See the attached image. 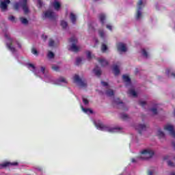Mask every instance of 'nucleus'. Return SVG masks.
<instances>
[{"mask_svg": "<svg viewBox=\"0 0 175 175\" xmlns=\"http://www.w3.org/2000/svg\"><path fill=\"white\" fill-rule=\"evenodd\" d=\"M154 154L155 152H154V150L150 148H148L142 149L140 151V154L137 158L139 159H142L143 161H146L147 159H151V158L154 157Z\"/></svg>", "mask_w": 175, "mask_h": 175, "instance_id": "nucleus-1", "label": "nucleus"}, {"mask_svg": "<svg viewBox=\"0 0 175 175\" xmlns=\"http://www.w3.org/2000/svg\"><path fill=\"white\" fill-rule=\"evenodd\" d=\"M96 128L99 131H104L105 132H109V133H116L120 131V129L117 127H111L103 124L102 122L94 123Z\"/></svg>", "mask_w": 175, "mask_h": 175, "instance_id": "nucleus-2", "label": "nucleus"}, {"mask_svg": "<svg viewBox=\"0 0 175 175\" xmlns=\"http://www.w3.org/2000/svg\"><path fill=\"white\" fill-rule=\"evenodd\" d=\"M20 6L22 7L25 14H28V13H29V9H28V5H27V0H19V3H15L14 4L15 10H18Z\"/></svg>", "mask_w": 175, "mask_h": 175, "instance_id": "nucleus-3", "label": "nucleus"}, {"mask_svg": "<svg viewBox=\"0 0 175 175\" xmlns=\"http://www.w3.org/2000/svg\"><path fill=\"white\" fill-rule=\"evenodd\" d=\"M73 83L77 85L80 88H85L87 87V81L81 79L79 75H75L73 77Z\"/></svg>", "mask_w": 175, "mask_h": 175, "instance_id": "nucleus-4", "label": "nucleus"}, {"mask_svg": "<svg viewBox=\"0 0 175 175\" xmlns=\"http://www.w3.org/2000/svg\"><path fill=\"white\" fill-rule=\"evenodd\" d=\"M144 8V3L143 0H139L137 3V12L135 14L136 20H140L143 17V13L142 12V9Z\"/></svg>", "mask_w": 175, "mask_h": 175, "instance_id": "nucleus-5", "label": "nucleus"}, {"mask_svg": "<svg viewBox=\"0 0 175 175\" xmlns=\"http://www.w3.org/2000/svg\"><path fill=\"white\" fill-rule=\"evenodd\" d=\"M5 38L7 39L6 46H7L8 50H10V51H11L12 53H16V50L14 46V40L10 38V37H9V36L8 34H5Z\"/></svg>", "mask_w": 175, "mask_h": 175, "instance_id": "nucleus-6", "label": "nucleus"}, {"mask_svg": "<svg viewBox=\"0 0 175 175\" xmlns=\"http://www.w3.org/2000/svg\"><path fill=\"white\" fill-rule=\"evenodd\" d=\"M70 42L72 43V45L70 46L69 50L75 52L79 51L80 47L76 45V43H77V38H76V37H72L70 40Z\"/></svg>", "mask_w": 175, "mask_h": 175, "instance_id": "nucleus-7", "label": "nucleus"}, {"mask_svg": "<svg viewBox=\"0 0 175 175\" xmlns=\"http://www.w3.org/2000/svg\"><path fill=\"white\" fill-rule=\"evenodd\" d=\"M42 18L44 20H46V18H49V20H55V18H57V16H55V14L53 11L47 10L44 12Z\"/></svg>", "mask_w": 175, "mask_h": 175, "instance_id": "nucleus-8", "label": "nucleus"}, {"mask_svg": "<svg viewBox=\"0 0 175 175\" xmlns=\"http://www.w3.org/2000/svg\"><path fill=\"white\" fill-rule=\"evenodd\" d=\"M164 130L167 131V132H169L170 135L172 136V137H174L175 139L174 126H173L171 124H167L164 126Z\"/></svg>", "mask_w": 175, "mask_h": 175, "instance_id": "nucleus-9", "label": "nucleus"}, {"mask_svg": "<svg viewBox=\"0 0 175 175\" xmlns=\"http://www.w3.org/2000/svg\"><path fill=\"white\" fill-rule=\"evenodd\" d=\"M10 3V0H0V8L2 12L8 10V5Z\"/></svg>", "mask_w": 175, "mask_h": 175, "instance_id": "nucleus-10", "label": "nucleus"}, {"mask_svg": "<svg viewBox=\"0 0 175 175\" xmlns=\"http://www.w3.org/2000/svg\"><path fill=\"white\" fill-rule=\"evenodd\" d=\"M163 159L164 161H167V163L168 166H170V167H175V159H172V157H170V156L166 155L163 157Z\"/></svg>", "mask_w": 175, "mask_h": 175, "instance_id": "nucleus-11", "label": "nucleus"}, {"mask_svg": "<svg viewBox=\"0 0 175 175\" xmlns=\"http://www.w3.org/2000/svg\"><path fill=\"white\" fill-rule=\"evenodd\" d=\"M148 126L144 124H139L135 126V129L139 132V133H142L144 132V131H147Z\"/></svg>", "mask_w": 175, "mask_h": 175, "instance_id": "nucleus-12", "label": "nucleus"}, {"mask_svg": "<svg viewBox=\"0 0 175 175\" xmlns=\"http://www.w3.org/2000/svg\"><path fill=\"white\" fill-rule=\"evenodd\" d=\"M117 49L119 53H126L127 50L126 45L122 42L118 44Z\"/></svg>", "mask_w": 175, "mask_h": 175, "instance_id": "nucleus-13", "label": "nucleus"}, {"mask_svg": "<svg viewBox=\"0 0 175 175\" xmlns=\"http://www.w3.org/2000/svg\"><path fill=\"white\" fill-rule=\"evenodd\" d=\"M98 18L101 23L102 26L103 27L106 24V14L101 13L98 14Z\"/></svg>", "mask_w": 175, "mask_h": 175, "instance_id": "nucleus-14", "label": "nucleus"}, {"mask_svg": "<svg viewBox=\"0 0 175 175\" xmlns=\"http://www.w3.org/2000/svg\"><path fill=\"white\" fill-rule=\"evenodd\" d=\"M97 61L98 62L100 65H101V66L105 67V66H107V65H109V62H107V60H106L103 57H100V58L97 59Z\"/></svg>", "mask_w": 175, "mask_h": 175, "instance_id": "nucleus-15", "label": "nucleus"}, {"mask_svg": "<svg viewBox=\"0 0 175 175\" xmlns=\"http://www.w3.org/2000/svg\"><path fill=\"white\" fill-rule=\"evenodd\" d=\"M9 165H11L12 166H17L18 163L17 162H14V163L5 162L3 164H0V169L6 167V166H9Z\"/></svg>", "mask_w": 175, "mask_h": 175, "instance_id": "nucleus-16", "label": "nucleus"}, {"mask_svg": "<svg viewBox=\"0 0 175 175\" xmlns=\"http://www.w3.org/2000/svg\"><path fill=\"white\" fill-rule=\"evenodd\" d=\"M98 35L101 39H106L107 38V34L105 33L103 29H98Z\"/></svg>", "mask_w": 175, "mask_h": 175, "instance_id": "nucleus-17", "label": "nucleus"}, {"mask_svg": "<svg viewBox=\"0 0 175 175\" xmlns=\"http://www.w3.org/2000/svg\"><path fill=\"white\" fill-rule=\"evenodd\" d=\"M115 103L118 105L119 109H122V110H125V104H124L120 100V99H116L115 100Z\"/></svg>", "mask_w": 175, "mask_h": 175, "instance_id": "nucleus-18", "label": "nucleus"}, {"mask_svg": "<svg viewBox=\"0 0 175 175\" xmlns=\"http://www.w3.org/2000/svg\"><path fill=\"white\" fill-rule=\"evenodd\" d=\"M53 6L55 10H59V8H61V3L57 1L53 3Z\"/></svg>", "mask_w": 175, "mask_h": 175, "instance_id": "nucleus-19", "label": "nucleus"}, {"mask_svg": "<svg viewBox=\"0 0 175 175\" xmlns=\"http://www.w3.org/2000/svg\"><path fill=\"white\" fill-rule=\"evenodd\" d=\"M123 80L126 83V85L128 86L131 84V78L127 75H123Z\"/></svg>", "mask_w": 175, "mask_h": 175, "instance_id": "nucleus-20", "label": "nucleus"}, {"mask_svg": "<svg viewBox=\"0 0 175 175\" xmlns=\"http://www.w3.org/2000/svg\"><path fill=\"white\" fill-rule=\"evenodd\" d=\"M93 72L94 75H96L98 77L102 75V70H100V68L96 67L93 70Z\"/></svg>", "mask_w": 175, "mask_h": 175, "instance_id": "nucleus-21", "label": "nucleus"}, {"mask_svg": "<svg viewBox=\"0 0 175 175\" xmlns=\"http://www.w3.org/2000/svg\"><path fill=\"white\" fill-rule=\"evenodd\" d=\"M120 118L121 120H123V121H128L129 120V116L126 113H121Z\"/></svg>", "mask_w": 175, "mask_h": 175, "instance_id": "nucleus-22", "label": "nucleus"}, {"mask_svg": "<svg viewBox=\"0 0 175 175\" xmlns=\"http://www.w3.org/2000/svg\"><path fill=\"white\" fill-rule=\"evenodd\" d=\"M70 21H72V24H76L77 18H76V15H75V14L71 12L70 14Z\"/></svg>", "mask_w": 175, "mask_h": 175, "instance_id": "nucleus-23", "label": "nucleus"}, {"mask_svg": "<svg viewBox=\"0 0 175 175\" xmlns=\"http://www.w3.org/2000/svg\"><path fill=\"white\" fill-rule=\"evenodd\" d=\"M129 94L134 98H136V96H137V93L136 92V91H135V89L133 88L129 90Z\"/></svg>", "mask_w": 175, "mask_h": 175, "instance_id": "nucleus-24", "label": "nucleus"}, {"mask_svg": "<svg viewBox=\"0 0 175 175\" xmlns=\"http://www.w3.org/2000/svg\"><path fill=\"white\" fill-rule=\"evenodd\" d=\"M86 55H87L88 59H92V58H94V57H95V55H94V54H92V52H91L90 51H86Z\"/></svg>", "mask_w": 175, "mask_h": 175, "instance_id": "nucleus-25", "label": "nucleus"}, {"mask_svg": "<svg viewBox=\"0 0 175 175\" xmlns=\"http://www.w3.org/2000/svg\"><path fill=\"white\" fill-rule=\"evenodd\" d=\"M81 109L83 113H85L86 114H92V110H91L90 109H85L83 106H81Z\"/></svg>", "mask_w": 175, "mask_h": 175, "instance_id": "nucleus-26", "label": "nucleus"}, {"mask_svg": "<svg viewBox=\"0 0 175 175\" xmlns=\"http://www.w3.org/2000/svg\"><path fill=\"white\" fill-rule=\"evenodd\" d=\"M107 96H113L114 95V92L111 89H109L105 92Z\"/></svg>", "mask_w": 175, "mask_h": 175, "instance_id": "nucleus-27", "label": "nucleus"}, {"mask_svg": "<svg viewBox=\"0 0 175 175\" xmlns=\"http://www.w3.org/2000/svg\"><path fill=\"white\" fill-rule=\"evenodd\" d=\"M157 136L159 137V139H163V137H165V133H163V131L158 130Z\"/></svg>", "mask_w": 175, "mask_h": 175, "instance_id": "nucleus-28", "label": "nucleus"}, {"mask_svg": "<svg viewBox=\"0 0 175 175\" xmlns=\"http://www.w3.org/2000/svg\"><path fill=\"white\" fill-rule=\"evenodd\" d=\"M113 72L116 75H120V68L117 65L113 66Z\"/></svg>", "mask_w": 175, "mask_h": 175, "instance_id": "nucleus-29", "label": "nucleus"}, {"mask_svg": "<svg viewBox=\"0 0 175 175\" xmlns=\"http://www.w3.org/2000/svg\"><path fill=\"white\" fill-rule=\"evenodd\" d=\"M41 72L44 75V77H49V75L47 74V70H46V67L41 66Z\"/></svg>", "mask_w": 175, "mask_h": 175, "instance_id": "nucleus-30", "label": "nucleus"}, {"mask_svg": "<svg viewBox=\"0 0 175 175\" xmlns=\"http://www.w3.org/2000/svg\"><path fill=\"white\" fill-rule=\"evenodd\" d=\"M49 47H54V46H55V41H54V40H53V38L49 39Z\"/></svg>", "mask_w": 175, "mask_h": 175, "instance_id": "nucleus-31", "label": "nucleus"}, {"mask_svg": "<svg viewBox=\"0 0 175 175\" xmlns=\"http://www.w3.org/2000/svg\"><path fill=\"white\" fill-rule=\"evenodd\" d=\"M61 83H64V84H68V81L64 77H60L59 78L58 84H61Z\"/></svg>", "mask_w": 175, "mask_h": 175, "instance_id": "nucleus-32", "label": "nucleus"}, {"mask_svg": "<svg viewBox=\"0 0 175 175\" xmlns=\"http://www.w3.org/2000/svg\"><path fill=\"white\" fill-rule=\"evenodd\" d=\"M139 106H142V107H146L147 106V102L146 100H141L139 101Z\"/></svg>", "mask_w": 175, "mask_h": 175, "instance_id": "nucleus-33", "label": "nucleus"}, {"mask_svg": "<svg viewBox=\"0 0 175 175\" xmlns=\"http://www.w3.org/2000/svg\"><path fill=\"white\" fill-rule=\"evenodd\" d=\"M47 57L48 58H49V59H53V58H54L55 57L54 53H53L52 51H49Z\"/></svg>", "mask_w": 175, "mask_h": 175, "instance_id": "nucleus-34", "label": "nucleus"}, {"mask_svg": "<svg viewBox=\"0 0 175 175\" xmlns=\"http://www.w3.org/2000/svg\"><path fill=\"white\" fill-rule=\"evenodd\" d=\"M28 68H29V69H30V70H31L32 72H33L35 73V70H36V68L35 67V66H33V64H29Z\"/></svg>", "mask_w": 175, "mask_h": 175, "instance_id": "nucleus-35", "label": "nucleus"}, {"mask_svg": "<svg viewBox=\"0 0 175 175\" xmlns=\"http://www.w3.org/2000/svg\"><path fill=\"white\" fill-rule=\"evenodd\" d=\"M61 26L62 27V28H64V29L68 28V22L65 21H62Z\"/></svg>", "mask_w": 175, "mask_h": 175, "instance_id": "nucleus-36", "label": "nucleus"}, {"mask_svg": "<svg viewBox=\"0 0 175 175\" xmlns=\"http://www.w3.org/2000/svg\"><path fill=\"white\" fill-rule=\"evenodd\" d=\"M165 73H166V75H170V73H171V75H172L175 79V74H174V72H172L171 68H167L165 71Z\"/></svg>", "mask_w": 175, "mask_h": 175, "instance_id": "nucleus-37", "label": "nucleus"}, {"mask_svg": "<svg viewBox=\"0 0 175 175\" xmlns=\"http://www.w3.org/2000/svg\"><path fill=\"white\" fill-rule=\"evenodd\" d=\"M20 20L22 24H25V25L28 24V20L27 18L21 17Z\"/></svg>", "mask_w": 175, "mask_h": 175, "instance_id": "nucleus-38", "label": "nucleus"}, {"mask_svg": "<svg viewBox=\"0 0 175 175\" xmlns=\"http://www.w3.org/2000/svg\"><path fill=\"white\" fill-rule=\"evenodd\" d=\"M107 50V46L105 44H103L101 46V51H103V53H105L106 52Z\"/></svg>", "mask_w": 175, "mask_h": 175, "instance_id": "nucleus-39", "label": "nucleus"}, {"mask_svg": "<svg viewBox=\"0 0 175 175\" xmlns=\"http://www.w3.org/2000/svg\"><path fill=\"white\" fill-rule=\"evenodd\" d=\"M142 55H144L145 58H148V53H147V51H146V49H142Z\"/></svg>", "mask_w": 175, "mask_h": 175, "instance_id": "nucleus-40", "label": "nucleus"}, {"mask_svg": "<svg viewBox=\"0 0 175 175\" xmlns=\"http://www.w3.org/2000/svg\"><path fill=\"white\" fill-rule=\"evenodd\" d=\"M8 20L12 21V23H16V18L14 16H8Z\"/></svg>", "mask_w": 175, "mask_h": 175, "instance_id": "nucleus-41", "label": "nucleus"}, {"mask_svg": "<svg viewBox=\"0 0 175 175\" xmlns=\"http://www.w3.org/2000/svg\"><path fill=\"white\" fill-rule=\"evenodd\" d=\"M53 70H55V72H58L59 70V67L57 66H52Z\"/></svg>", "mask_w": 175, "mask_h": 175, "instance_id": "nucleus-42", "label": "nucleus"}, {"mask_svg": "<svg viewBox=\"0 0 175 175\" xmlns=\"http://www.w3.org/2000/svg\"><path fill=\"white\" fill-rule=\"evenodd\" d=\"M31 53L32 54H33L34 55H38V51L36 50V49L33 48L31 49Z\"/></svg>", "mask_w": 175, "mask_h": 175, "instance_id": "nucleus-43", "label": "nucleus"}, {"mask_svg": "<svg viewBox=\"0 0 175 175\" xmlns=\"http://www.w3.org/2000/svg\"><path fill=\"white\" fill-rule=\"evenodd\" d=\"M37 3H38L39 8H42V6L43 5V2H42L41 0H38Z\"/></svg>", "mask_w": 175, "mask_h": 175, "instance_id": "nucleus-44", "label": "nucleus"}, {"mask_svg": "<svg viewBox=\"0 0 175 175\" xmlns=\"http://www.w3.org/2000/svg\"><path fill=\"white\" fill-rule=\"evenodd\" d=\"M81 61H82V59L81 57L77 58V64L80 65V64H81Z\"/></svg>", "mask_w": 175, "mask_h": 175, "instance_id": "nucleus-45", "label": "nucleus"}, {"mask_svg": "<svg viewBox=\"0 0 175 175\" xmlns=\"http://www.w3.org/2000/svg\"><path fill=\"white\" fill-rule=\"evenodd\" d=\"M83 102L84 105H88V103H89V101L85 98H83Z\"/></svg>", "mask_w": 175, "mask_h": 175, "instance_id": "nucleus-46", "label": "nucleus"}, {"mask_svg": "<svg viewBox=\"0 0 175 175\" xmlns=\"http://www.w3.org/2000/svg\"><path fill=\"white\" fill-rule=\"evenodd\" d=\"M150 111H152V113L153 114H157V111L156 108H152V109H150Z\"/></svg>", "mask_w": 175, "mask_h": 175, "instance_id": "nucleus-47", "label": "nucleus"}, {"mask_svg": "<svg viewBox=\"0 0 175 175\" xmlns=\"http://www.w3.org/2000/svg\"><path fill=\"white\" fill-rule=\"evenodd\" d=\"M106 27L107 28V29H109V31H111L113 29V26H111V25H107Z\"/></svg>", "mask_w": 175, "mask_h": 175, "instance_id": "nucleus-48", "label": "nucleus"}, {"mask_svg": "<svg viewBox=\"0 0 175 175\" xmlns=\"http://www.w3.org/2000/svg\"><path fill=\"white\" fill-rule=\"evenodd\" d=\"M101 84H102V85H103V87H107V82L102 81Z\"/></svg>", "mask_w": 175, "mask_h": 175, "instance_id": "nucleus-49", "label": "nucleus"}, {"mask_svg": "<svg viewBox=\"0 0 175 175\" xmlns=\"http://www.w3.org/2000/svg\"><path fill=\"white\" fill-rule=\"evenodd\" d=\"M42 39H43V40H47V36H42Z\"/></svg>", "mask_w": 175, "mask_h": 175, "instance_id": "nucleus-50", "label": "nucleus"}, {"mask_svg": "<svg viewBox=\"0 0 175 175\" xmlns=\"http://www.w3.org/2000/svg\"><path fill=\"white\" fill-rule=\"evenodd\" d=\"M154 173L152 171H148V175H152Z\"/></svg>", "mask_w": 175, "mask_h": 175, "instance_id": "nucleus-51", "label": "nucleus"}, {"mask_svg": "<svg viewBox=\"0 0 175 175\" xmlns=\"http://www.w3.org/2000/svg\"><path fill=\"white\" fill-rule=\"evenodd\" d=\"M16 44L18 46V47H19V49H21V44L18 42H16Z\"/></svg>", "mask_w": 175, "mask_h": 175, "instance_id": "nucleus-52", "label": "nucleus"}, {"mask_svg": "<svg viewBox=\"0 0 175 175\" xmlns=\"http://www.w3.org/2000/svg\"><path fill=\"white\" fill-rule=\"evenodd\" d=\"M131 162H132L133 163H136V159H131Z\"/></svg>", "mask_w": 175, "mask_h": 175, "instance_id": "nucleus-53", "label": "nucleus"}, {"mask_svg": "<svg viewBox=\"0 0 175 175\" xmlns=\"http://www.w3.org/2000/svg\"><path fill=\"white\" fill-rule=\"evenodd\" d=\"M168 175H175V172H172Z\"/></svg>", "mask_w": 175, "mask_h": 175, "instance_id": "nucleus-54", "label": "nucleus"}, {"mask_svg": "<svg viewBox=\"0 0 175 175\" xmlns=\"http://www.w3.org/2000/svg\"><path fill=\"white\" fill-rule=\"evenodd\" d=\"M139 72V70H137V69H136V73H137Z\"/></svg>", "mask_w": 175, "mask_h": 175, "instance_id": "nucleus-55", "label": "nucleus"}, {"mask_svg": "<svg viewBox=\"0 0 175 175\" xmlns=\"http://www.w3.org/2000/svg\"><path fill=\"white\" fill-rule=\"evenodd\" d=\"M174 116H175V109H174Z\"/></svg>", "mask_w": 175, "mask_h": 175, "instance_id": "nucleus-56", "label": "nucleus"}]
</instances>
